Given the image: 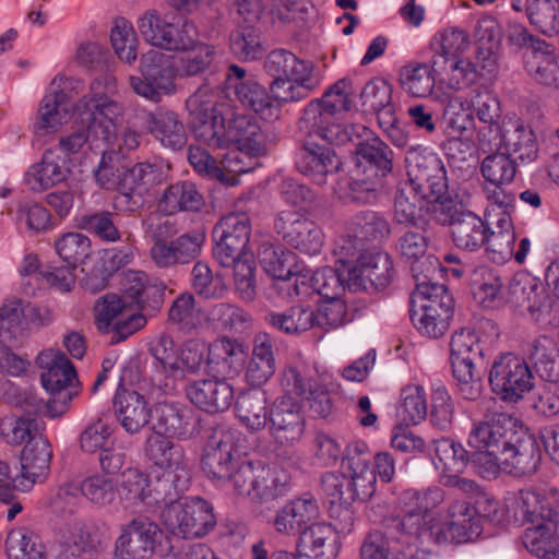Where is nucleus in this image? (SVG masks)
Masks as SVG:
<instances>
[{
	"label": "nucleus",
	"mask_w": 559,
	"mask_h": 559,
	"mask_svg": "<svg viewBox=\"0 0 559 559\" xmlns=\"http://www.w3.org/2000/svg\"><path fill=\"white\" fill-rule=\"evenodd\" d=\"M467 444L487 448V454L476 456L487 478L496 477L501 469L515 476L533 475L542 462L537 438L507 413H492L475 421Z\"/></svg>",
	"instance_id": "1"
},
{
	"label": "nucleus",
	"mask_w": 559,
	"mask_h": 559,
	"mask_svg": "<svg viewBox=\"0 0 559 559\" xmlns=\"http://www.w3.org/2000/svg\"><path fill=\"white\" fill-rule=\"evenodd\" d=\"M193 134L211 148H227L236 145L248 154L265 153V141L254 117L236 115L225 124V118L218 103L204 88L195 91L186 100Z\"/></svg>",
	"instance_id": "2"
},
{
	"label": "nucleus",
	"mask_w": 559,
	"mask_h": 559,
	"mask_svg": "<svg viewBox=\"0 0 559 559\" xmlns=\"http://www.w3.org/2000/svg\"><path fill=\"white\" fill-rule=\"evenodd\" d=\"M263 69L273 79L270 92L278 104L300 102L320 84L310 61L301 60L283 48L274 49L266 55Z\"/></svg>",
	"instance_id": "3"
},
{
	"label": "nucleus",
	"mask_w": 559,
	"mask_h": 559,
	"mask_svg": "<svg viewBox=\"0 0 559 559\" xmlns=\"http://www.w3.org/2000/svg\"><path fill=\"white\" fill-rule=\"evenodd\" d=\"M454 313V299L442 284L421 281L411 297L409 318L417 331L431 338L442 336Z\"/></svg>",
	"instance_id": "4"
},
{
	"label": "nucleus",
	"mask_w": 559,
	"mask_h": 559,
	"mask_svg": "<svg viewBox=\"0 0 559 559\" xmlns=\"http://www.w3.org/2000/svg\"><path fill=\"white\" fill-rule=\"evenodd\" d=\"M405 167L407 180L403 183L431 198L438 204L436 207L451 200L447 170L437 153L423 145L409 146L405 153Z\"/></svg>",
	"instance_id": "5"
},
{
	"label": "nucleus",
	"mask_w": 559,
	"mask_h": 559,
	"mask_svg": "<svg viewBox=\"0 0 559 559\" xmlns=\"http://www.w3.org/2000/svg\"><path fill=\"white\" fill-rule=\"evenodd\" d=\"M174 548L171 538L155 522L138 516L121 527L115 559H150L153 554L167 557Z\"/></svg>",
	"instance_id": "6"
},
{
	"label": "nucleus",
	"mask_w": 559,
	"mask_h": 559,
	"mask_svg": "<svg viewBox=\"0 0 559 559\" xmlns=\"http://www.w3.org/2000/svg\"><path fill=\"white\" fill-rule=\"evenodd\" d=\"M36 364L45 370L40 376L43 386L52 394L44 407L51 418L59 417L79 393L73 385L78 382L75 368L64 353L51 349L40 352Z\"/></svg>",
	"instance_id": "7"
},
{
	"label": "nucleus",
	"mask_w": 559,
	"mask_h": 559,
	"mask_svg": "<svg viewBox=\"0 0 559 559\" xmlns=\"http://www.w3.org/2000/svg\"><path fill=\"white\" fill-rule=\"evenodd\" d=\"M484 360V349L474 330H456L450 342V361L461 396L476 401L481 394V382L475 365Z\"/></svg>",
	"instance_id": "8"
},
{
	"label": "nucleus",
	"mask_w": 559,
	"mask_h": 559,
	"mask_svg": "<svg viewBox=\"0 0 559 559\" xmlns=\"http://www.w3.org/2000/svg\"><path fill=\"white\" fill-rule=\"evenodd\" d=\"M508 37L513 44L527 49L524 69L528 76L546 90L559 91V57L552 46L523 26L512 27Z\"/></svg>",
	"instance_id": "9"
},
{
	"label": "nucleus",
	"mask_w": 559,
	"mask_h": 559,
	"mask_svg": "<svg viewBox=\"0 0 559 559\" xmlns=\"http://www.w3.org/2000/svg\"><path fill=\"white\" fill-rule=\"evenodd\" d=\"M491 392L502 402L518 403L534 388V374L524 357L502 353L495 357L488 373Z\"/></svg>",
	"instance_id": "10"
},
{
	"label": "nucleus",
	"mask_w": 559,
	"mask_h": 559,
	"mask_svg": "<svg viewBox=\"0 0 559 559\" xmlns=\"http://www.w3.org/2000/svg\"><path fill=\"white\" fill-rule=\"evenodd\" d=\"M141 75H131L132 91L153 103H159L164 95L176 92L175 79L178 78L176 59L159 50L151 49L141 57Z\"/></svg>",
	"instance_id": "11"
},
{
	"label": "nucleus",
	"mask_w": 559,
	"mask_h": 559,
	"mask_svg": "<svg viewBox=\"0 0 559 559\" xmlns=\"http://www.w3.org/2000/svg\"><path fill=\"white\" fill-rule=\"evenodd\" d=\"M435 214L439 224L451 227L452 240L461 250L477 251L490 236L486 221L452 199L442 202L441 207H435Z\"/></svg>",
	"instance_id": "12"
},
{
	"label": "nucleus",
	"mask_w": 559,
	"mask_h": 559,
	"mask_svg": "<svg viewBox=\"0 0 559 559\" xmlns=\"http://www.w3.org/2000/svg\"><path fill=\"white\" fill-rule=\"evenodd\" d=\"M162 518L171 535L186 539L203 537L216 525L212 506L201 497L167 506Z\"/></svg>",
	"instance_id": "13"
},
{
	"label": "nucleus",
	"mask_w": 559,
	"mask_h": 559,
	"mask_svg": "<svg viewBox=\"0 0 559 559\" xmlns=\"http://www.w3.org/2000/svg\"><path fill=\"white\" fill-rule=\"evenodd\" d=\"M349 292L376 294L384 290L393 282L395 270L393 260L384 251H365L356 264L349 265Z\"/></svg>",
	"instance_id": "14"
},
{
	"label": "nucleus",
	"mask_w": 559,
	"mask_h": 559,
	"mask_svg": "<svg viewBox=\"0 0 559 559\" xmlns=\"http://www.w3.org/2000/svg\"><path fill=\"white\" fill-rule=\"evenodd\" d=\"M239 432L233 429H218L209 440L201 460L202 469L213 483L225 485L231 471L240 461L237 442Z\"/></svg>",
	"instance_id": "15"
},
{
	"label": "nucleus",
	"mask_w": 559,
	"mask_h": 559,
	"mask_svg": "<svg viewBox=\"0 0 559 559\" xmlns=\"http://www.w3.org/2000/svg\"><path fill=\"white\" fill-rule=\"evenodd\" d=\"M397 550L394 557H412L413 548L428 531V521L408 507L401 513H388L380 520L378 528Z\"/></svg>",
	"instance_id": "16"
},
{
	"label": "nucleus",
	"mask_w": 559,
	"mask_h": 559,
	"mask_svg": "<svg viewBox=\"0 0 559 559\" xmlns=\"http://www.w3.org/2000/svg\"><path fill=\"white\" fill-rule=\"evenodd\" d=\"M469 453L460 442L449 437L432 439L429 443V453L436 469L440 471L441 480L453 474H463L468 466H472L481 477L487 478L486 472L478 462V454H487V448L471 447Z\"/></svg>",
	"instance_id": "17"
},
{
	"label": "nucleus",
	"mask_w": 559,
	"mask_h": 559,
	"mask_svg": "<svg viewBox=\"0 0 559 559\" xmlns=\"http://www.w3.org/2000/svg\"><path fill=\"white\" fill-rule=\"evenodd\" d=\"M162 180L163 173L157 165L138 163L122 174L116 202L124 211L135 212L144 205L146 197Z\"/></svg>",
	"instance_id": "18"
},
{
	"label": "nucleus",
	"mask_w": 559,
	"mask_h": 559,
	"mask_svg": "<svg viewBox=\"0 0 559 559\" xmlns=\"http://www.w3.org/2000/svg\"><path fill=\"white\" fill-rule=\"evenodd\" d=\"M274 229L287 245L301 252L317 254L323 246L321 228L299 211H281L274 219Z\"/></svg>",
	"instance_id": "19"
},
{
	"label": "nucleus",
	"mask_w": 559,
	"mask_h": 559,
	"mask_svg": "<svg viewBox=\"0 0 559 559\" xmlns=\"http://www.w3.org/2000/svg\"><path fill=\"white\" fill-rule=\"evenodd\" d=\"M507 300L514 308L526 310L535 322L550 314L554 302L544 285L525 272L516 273L510 280Z\"/></svg>",
	"instance_id": "20"
},
{
	"label": "nucleus",
	"mask_w": 559,
	"mask_h": 559,
	"mask_svg": "<svg viewBox=\"0 0 559 559\" xmlns=\"http://www.w3.org/2000/svg\"><path fill=\"white\" fill-rule=\"evenodd\" d=\"M266 426L270 435L281 445L298 441L305 431L299 402L288 395L277 397L270 407Z\"/></svg>",
	"instance_id": "21"
},
{
	"label": "nucleus",
	"mask_w": 559,
	"mask_h": 559,
	"mask_svg": "<svg viewBox=\"0 0 559 559\" xmlns=\"http://www.w3.org/2000/svg\"><path fill=\"white\" fill-rule=\"evenodd\" d=\"M428 230L429 227H409L399 237L396 242V249L401 257L412 263V272L416 283L430 281L431 275L437 273L440 266L436 257L427 255L429 247Z\"/></svg>",
	"instance_id": "22"
},
{
	"label": "nucleus",
	"mask_w": 559,
	"mask_h": 559,
	"mask_svg": "<svg viewBox=\"0 0 559 559\" xmlns=\"http://www.w3.org/2000/svg\"><path fill=\"white\" fill-rule=\"evenodd\" d=\"M341 162L331 147L306 139L295 153V167L312 182L322 186L338 171Z\"/></svg>",
	"instance_id": "23"
},
{
	"label": "nucleus",
	"mask_w": 559,
	"mask_h": 559,
	"mask_svg": "<svg viewBox=\"0 0 559 559\" xmlns=\"http://www.w3.org/2000/svg\"><path fill=\"white\" fill-rule=\"evenodd\" d=\"M250 7L242 9L249 22L261 28H280L292 23L299 13L305 11L302 0H241Z\"/></svg>",
	"instance_id": "24"
},
{
	"label": "nucleus",
	"mask_w": 559,
	"mask_h": 559,
	"mask_svg": "<svg viewBox=\"0 0 559 559\" xmlns=\"http://www.w3.org/2000/svg\"><path fill=\"white\" fill-rule=\"evenodd\" d=\"M176 59L177 72L179 79L198 78L202 80V85L197 90L204 88L206 93L215 99L210 93L209 80L219 70V56L215 46L199 41L193 47L183 51V55Z\"/></svg>",
	"instance_id": "25"
},
{
	"label": "nucleus",
	"mask_w": 559,
	"mask_h": 559,
	"mask_svg": "<svg viewBox=\"0 0 559 559\" xmlns=\"http://www.w3.org/2000/svg\"><path fill=\"white\" fill-rule=\"evenodd\" d=\"M471 103L473 111L483 126L478 128V143L483 152H491L499 143L501 130L499 119L501 116L500 102L488 90H473Z\"/></svg>",
	"instance_id": "26"
},
{
	"label": "nucleus",
	"mask_w": 559,
	"mask_h": 559,
	"mask_svg": "<svg viewBox=\"0 0 559 559\" xmlns=\"http://www.w3.org/2000/svg\"><path fill=\"white\" fill-rule=\"evenodd\" d=\"M186 396L200 409L216 414L227 411L234 400V388L226 378L214 374L213 379L193 381L186 386Z\"/></svg>",
	"instance_id": "27"
},
{
	"label": "nucleus",
	"mask_w": 559,
	"mask_h": 559,
	"mask_svg": "<svg viewBox=\"0 0 559 559\" xmlns=\"http://www.w3.org/2000/svg\"><path fill=\"white\" fill-rule=\"evenodd\" d=\"M230 12L236 15L238 28L230 34L231 52L239 59L249 61L258 59L262 55L261 34L271 28L258 29V24L249 22L242 9H250L241 0H228Z\"/></svg>",
	"instance_id": "28"
},
{
	"label": "nucleus",
	"mask_w": 559,
	"mask_h": 559,
	"mask_svg": "<svg viewBox=\"0 0 559 559\" xmlns=\"http://www.w3.org/2000/svg\"><path fill=\"white\" fill-rule=\"evenodd\" d=\"M152 409L144 395L119 383L114 397V411L121 427L130 435L140 432L151 423Z\"/></svg>",
	"instance_id": "29"
},
{
	"label": "nucleus",
	"mask_w": 559,
	"mask_h": 559,
	"mask_svg": "<svg viewBox=\"0 0 559 559\" xmlns=\"http://www.w3.org/2000/svg\"><path fill=\"white\" fill-rule=\"evenodd\" d=\"M450 521L443 524L437 535L438 543L464 544L476 539L483 531L478 518L474 516L471 503L454 501L448 509Z\"/></svg>",
	"instance_id": "30"
},
{
	"label": "nucleus",
	"mask_w": 559,
	"mask_h": 559,
	"mask_svg": "<svg viewBox=\"0 0 559 559\" xmlns=\"http://www.w3.org/2000/svg\"><path fill=\"white\" fill-rule=\"evenodd\" d=\"M426 200L431 201V198L421 195L408 183L400 182L393 197V222L396 225L413 228L430 227V221L425 209Z\"/></svg>",
	"instance_id": "31"
},
{
	"label": "nucleus",
	"mask_w": 559,
	"mask_h": 559,
	"mask_svg": "<svg viewBox=\"0 0 559 559\" xmlns=\"http://www.w3.org/2000/svg\"><path fill=\"white\" fill-rule=\"evenodd\" d=\"M143 126L163 146L173 151H179L187 144V131L174 110L157 108L145 112Z\"/></svg>",
	"instance_id": "32"
},
{
	"label": "nucleus",
	"mask_w": 559,
	"mask_h": 559,
	"mask_svg": "<svg viewBox=\"0 0 559 559\" xmlns=\"http://www.w3.org/2000/svg\"><path fill=\"white\" fill-rule=\"evenodd\" d=\"M51 457V445L46 438L38 436L28 440L20 456V486L29 488L35 483L44 481L49 472Z\"/></svg>",
	"instance_id": "33"
},
{
	"label": "nucleus",
	"mask_w": 559,
	"mask_h": 559,
	"mask_svg": "<svg viewBox=\"0 0 559 559\" xmlns=\"http://www.w3.org/2000/svg\"><path fill=\"white\" fill-rule=\"evenodd\" d=\"M205 236L203 233H186L168 242L151 248V257L159 267H171L177 264H188L201 253Z\"/></svg>",
	"instance_id": "34"
},
{
	"label": "nucleus",
	"mask_w": 559,
	"mask_h": 559,
	"mask_svg": "<svg viewBox=\"0 0 559 559\" xmlns=\"http://www.w3.org/2000/svg\"><path fill=\"white\" fill-rule=\"evenodd\" d=\"M355 168L376 176L388 177L393 171L394 152L380 138L358 140L355 144Z\"/></svg>",
	"instance_id": "35"
},
{
	"label": "nucleus",
	"mask_w": 559,
	"mask_h": 559,
	"mask_svg": "<svg viewBox=\"0 0 559 559\" xmlns=\"http://www.w3.org/2000/svg\"><path fill=\"white\" fill-rule=\"evenodd\" d=\"M502 147L510 157L524 164L536 160L539 152L534 130L521 120L510 122L501 130L499 143L493 151H499Z\"/></svg>",
	"instance_id": "36"
},
{
	"label": "nucleus",
	"mask_w": 559,
	"mask_h": 559,
	"mask_svg": "<svg viewBox=\"0 0 559 559\" xmlns=\"http://www.w3.org/2000/svg\"><path fill=\"white\" fill-rule=\"evenodd\" d=\"M498 63L490 50H476L475 60L457 59L450 64L449 85L461 90L475 84L479 79H490Z\"/></svg>",
	"instance_id": "37"
},
{
	"label": "nucleus",
	"mask_w": 559,
	"mask_h": 559,
	"mask_svg": "<svg viewBox=\"0 0 559 559\" xmlns=\"http://www.w3.org/2000/svg\"><path fill=\"white\" fill-rule=\"evenodd\" d=\"M145 454L158 471H171L185 475L191 474L190 461L186 457L183 448L167 437L152 435L145 444Z\"/></svg>",
	"instance_id": "38"
},
{
	"label": "nucleus",
	"mask_w": 559,
	"mask_h": 559,
	"mask_svg": "<svg viewBox=\"0 0 559 559\" xmlns=\"http://www.w3.org/2000/svg\"><path fill=\"white\" fill-rule=\"evenodd\" d=\"M246 347L237 340L219 337L209 345L207 367L221 378L236 376L243 366Z\"/></svg>",
	"instance_id": "39"
},
{
	"label": "nucleus",
	"mask_w": 559,
	"mask_h": 559,
	"mask_svg": "<svg viewBox=\"0 0 559 559\" xmlns=\"http://www.w3.org/2000/svg\"><path fill=\"white\" fill-rule=\"evenodd\" d=\"M319 515L317 500L311 493H304L282 508L274 519L275 530L284 535L301 534L308 524Z\"/></svg>",
	"instance_id": "40"
},
{
	"label": "nucleus",
	"mask_w": 559,
	"mask_h": 559,
	"mask_svg": "<svg viewBox=\"0 0 559 559\" xmlns=\"http://www.w3.org/2000/svg\"><path fill=\"white\" fill-rule=\"evenodd\" d=\"M174 473L171 471L154 469L148 474V508L170 506L179 502V497L188 490L192 475Z\"/></svg>",
	"instance_id": "41"
},
{
	"label": "nucleus",
	"mask_w": 559,
	"mask_h": 559,
	"mask_svg": "<svg viewBox=\"0 0 559 559\" xmlns=\"http://www.w3.org/2000/svg\"><path fill=\"white\" fill-rule=\"evenodd\" d=\"M154 435L188 438L191 436L190 411L173 403H157L152 409Z\"/></svg>",
	"instance_id": "42"
},
{
	"label": "nucleus",
	"mask_w": 559,
	"mask_h": 559,
	"mask_svg": "<svg viewBox=\"0 0 559 559\" xmlns=\"http://www.w3.org/2000/svg\"><path fill=\"white\" fill-rule=\"evenodd\" d=\"M532 371L546 382H559V348L554 338L539 335L530 344L526 352Z\"/></svg>",
	"instance_id": "43"
},
{
	"label": "nucleus",
	"mask_w": 559,
	"mask_h": 559,
	"mask_svg": "<svg viewBox=\"0 0 559 559\" xmlns=\"http://www.w3.org/2000/svg\"><path fill=\"white\" fill-rule=\"evenodd\" d=\"M60 546L64 559H85V556L95 555L102 546L98 526L95 523H74Z\"/></svg>",
	"instance_id": "44"
},
{
	"label": "nucleus",
	"mask_w": 559,
	"mask_h": 559,
	"mask_svg": "<svg viewBox=\"0 0 559 559\" xmlns=\"http://www.w3.org/2000/svg\"><path fill=\"white\" fill-rule=\"evenodd\" d=\"M235 401V412L239 420L251 431L266 427L269 411L266 392L251 388L240 392Z\"/></svg>",
	"instance_id": "45"
},
{
	"label": "nucleus",
	"mask_w": 559,
	"mask_h": 559,
	"mask_svg": "<svg viewBox=\"0 0 559 559\" xmlns=\"http://www.w3.org/2000/svg\"><path fill=\"white\" fill-rule=\"evenodd\" d=\"M71 108L68 95L58 90L46 95L38 108L37 119L33 124V132L37 138H44L58 130Z\"/></svg>",
	"instance_id": "46"
},
{
	"label": "nucleus",
	"mask_w": 559,
	"mask_h": 559,
	"mask_svg": "<svg viewBox=\"0 0 559 559\" xmlns=\"http://www.w3.org/2000/svg\"><path fill=\"white\" fill-rule=\"evenodd\" d=\"M70 174L66 157L46 151L41 162L33 165L25 175V180L33 191H43L64 181Z\"/></svg>",
	"instance_id": "47"
},
{
	"label": "nucleus",
	"mask_w": 559,
	"mask_h": 559,
	"mask_svg": "<svg viewBox=\"0 0 559 559\" xmlns=\"http://www.w3.org/2000/svg\"><path fill=\"white\" fill-rule=\"evenodd\" d=\"M204 204V198L199 192L195 183L191 181H178L165 189L157 207L166 215L180 211H200Z\"/></svg>",
	"instance_id": "48"
},
{
	"label": "nucleus",
	"mask_w": 559,
	"mask_h": 559,
	"mask_svg": "<svg viewBox=\"0 0 559 559\" xmlns=\"http://www.w3.org/2000/svg\"><path fill=\"white\" fill-rule=\"evenodd\" d=\"M129 286L124 287L130 305L143 311L156 312L164 302L166 286L162 283H148L144 273L134 272L128 276Z\"/></svg>",
	"instance_id": "49"
},
{
	"label": "nucleus",
	"mask_w": 559,
	"mask_h": 559,
	"mask_svg": "<svg viewBox=\"0 0 559 559\" xmlns=\"http://www.w3.org/2000/svg\"><path fill=\"white\" fill-rule=\"evenodd\" d=\"M348 231L360 242H382L390 237L392 227L384 214L366 210L350 218Z\"/></svg>",
	"instance_id": "50"
},
{
	"label": "nucleus",
	"mask_w": 559,
	"mask_h": 559,
	"mask_svg": "<svg viewBox=\"0 0 559 559\" xmlns=\"http://www.w3.org/2000/svg\"><path fill=\"white\" fill-rule=\"evenodd\" d=\"M335 543L336 536L331 524L312 523L299 535L297 547L308 549L307 556L314 559H333Z\"/></svg>",
	"instance_id": "51"
},
{
	"label": "nucleus",
	"mask_w": 559,
	"mask_h": 559,
	"mask_svg": "<svg viewBox=\"0 0 559 559\" xmlns=\"http://www.w3.org/2000/svg\"><path fill=\"white\" fill-rule=\"evenodd\" d=\"M522 542L530 554L551 559L559 555V524L530 526L524 531Z\"/></svg>",
	"instance_id": "52"
},
{
	"label": "nucleus",
	"mask_w": 559,
	"mask_h": 559,
	"mask_svg": "<svg viewBox=\"0 0 559 559\" xmlns=\"http://www.w3.org/2000/svg\"><path fill=\"white\" fill-rule=\"evenodd\" d=\"M82 127L67 136H62L59 145L64 153H78L84 144L93 143L95 141H110V131L108 124H104L99 119L95 118L93 114L87 112V116H81Z\"/></svg>",
	"instance_id": "53"
},
{
	"label": "nucleus",
	"mask_w": 559,
	"mask_h": 559,
	"mask_svg": "<svg viewBox=\"0 0 559 559\" xmlns=\"http://www.w3.org/2000/svg\"><path fill=\"white\" fill-rule=\"evenodd\" d=\"M261 267L271 276L282 281H292L293 269H296V254L282 246L263 242L258 250Z\"/></svg>",
	"instance_id": "54"
},
{
	"label": "nucleus",
	"mask_w": 559,
	"mask_h": 559,
	"mask_svg": "<svg viewBox=\"0 0 559 559\" xmlns=\"http://www.w3.org/2000/svg\"><path fill=\"white\" fill-rule=\"evenodd\" d=\"M148 353L154 358L155 380L162 382L164 378L181 374L177 350L170 335L162 333L155 336L148 343Z\"/></svg>",
	"instance_id": "55"
},
{
	"label": "nucleus",
	"mask_w": 559,
	"mask_h": 559,
	"mask_svg": "<svg viewBox=\"0 0 559 559\" xmlns=\"http://www.w3.org/2000/svg\"><path fill=\"white\" fill-rule=\"evenodd\" d=\"M349 265L343 264V267L324 266L318 269L311 275L312 290L322 296L324 299L338 298L345 289L349 290Z\"/></svg>",
	"instance_id": "56"
},
{
	"label": "nucleus",
	"mask_w": 559,
	"mask_h": 559,
	"mask_svg": "<svg viewBox=\"0 0 559 559\" xmlns=\"http://www.w3.org/2000/svg\"><path fill=\"white\" fill-rule=\"evenodd\" d=\"M314 311L305 306H292L283 312H269L265 321L280 332L295 335L313 328Z\"/></svg>",
	"instance_id": "57"
},
{
	"label": "nucleus",
	"mask_w": 559,
	"mask_h": 559,
	"mask_svg": "<svg viewBox=\"0 0 559 559\" xmlns=\"http://www.w3.org/2000/svg\"><path fill=\"white\" fill-rule=\"evenodd\" d=\"M278 191L281 199L292 206L314 216H321L325 213L324 204L317 198L316 193L309 187L293 178L284 179Z\"/></svg>",
	"instance_id": "58"
},
{
	"label": "nucleus",
	"mask_w": 559,
	"mask_h": 559,
	"mask_svg": "<svg viewBox=\"0 0 559 559\" xmlns=\"http://www.w3.org/2000/svg\"><path fill=\"white\" fill-rule=\"evenodd\" d=\"M10 559H46L45 546L34 532L20 527L12 530L5 539Z\"/></svg>",
	"instance_id": "59"
},
{
	"label": "nucleus",
	"mask_w": 559,
	"mask_h": 559,
	"mask_svg": "<svg viewBox=\"0 0 559 559\" xmlns=\"http://www.w3.org/2000/svg\"><path fill=\"white\" fill-rule=\"evenodd\" d=\"M205 314L197 307L195 298L190 293L180 294L168 310V321L179 331L191 333L201 326Z\"/></svg>",
	"instance_id": "60"
},
{
	"label": "nucleus",
	"mask_w": 559,
	"mask_h": 559,
	"mask_svg": "<svg viewBox=\"0 0 559 559\" xmlns=\"http://www.w3.org/2000/svg\"><path fill=\"white\" fill-rule=\"evenodd\" d=\"M471 287L474 298L485 307H490L497 299L502 298L503 282L501 277L485 265L473 269Z\"/></svg>",
	"instance_id": "61"
},
{
	"label": "nucleus",
	"mask_w": 559,
	"mask_h": 559,
	"mask_svg": "<svg viewBox=\"0 0 559 559\" xmlns=\"http://www.w3.org/2000/svg\"><path fill=\"white\" fill-rule=\"evenodd\" d=\"M530 23L547 36L559 35V1L525 0Z\"/></svg>",
	"instance_id": "62"
},
{
	"label": "nucleus",
	"mask_w": 559,
	"mask_h": 559,
	"mask_svg": "<svg viewBox=\"0 0 559 559\" xmlns=\"http://www.w3.org/2000/svg\"><path fill=\"white\" fill-rule=\"evenodd\" d=\"M480 171L487 182L501 188L513 182L518 166L506 152L496 151L483 159Z\"/></svg>",
	"instance_id": "63"
},
{
	"label": "nucleus",
	"mask_w": 559,
	"mask_h": 559,
	"mask_svg": "<svg viewBox=\"0 0 559 559\" xmlns=\"http://www.w3.org/2000/svg\"><path fill=\"white\" fill-rule=\"evenodd\" d=\"M267 474L269 468L260 461L242 460L234 467L227 483L233 484L234 490L238 495L252 498L254 490L259 488L262 480L266 479Z\"/></svg>",
	"instance_id": "64"
}]
</instances>
